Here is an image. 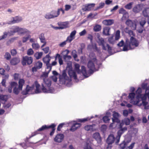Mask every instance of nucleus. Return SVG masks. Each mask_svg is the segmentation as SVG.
Returning <instances> with one entry per match:
<instances>
[{
  "label": "nucleus",
  "instance_id": "1",
  "mask_svg": "<svg viewBox=\"0 0 149 149\" xmlns=\"http://www.w3.org/2000/svg\"><path fill=\"white\" fill-rule=\"evenodd\" d=\"M56 125L55 124L52 123L49 125H44L42 126L40 128H39L37 130L35 131L34 132L32 133L31 134V136H30V138H31L36 135L39 134L40 132L42 131L45 130H46L49 128H52V130L50 133V135L52 136L54 134L55 130V127Z\"/></svg>",
  "mask_w": 149,
  "mask_h": 149
},
{
  "label": "nucleus",
  "instance_id": "2",
  "mask_svg": "<svg viewBox=\"0 0 149 149\" xmlns=\"http://www.w3.org/2000/svg\"><path fill=\"white\" fill-rule=\"evenodd\" d=\"M92 60H90L88 62L87 64V66L89 69L88 71V73L90 74H92L94 72L98 70L99 68L101 66L102 63H100L98 65V68H95V65Z\"/></svg>",
  "mask_w": 149,
  "mask_h": 149
},
{
  "label": "nucleus",
  "instance_id": "3",
  "mask_svg": "<svg viewBox=\"0 0 149 149\" xmlns=\"http://www.w3.org/2000/svg\"><path fill=\"white\" fill-rule=\"evenodd\" d=\"M28 31L27 29L26 28H20L18 26H15L12 28V30L10 32L12 33L17 32L22 35L24 34V33H26Z\"/></svg>",
  "mask_w": 149,
  "mask_h": 149
},
{
  "label": "nucleus",
  "instance_id": "4",
  "mask_svg": "<svg viewBox=\"0 0 149 149\" xmlns=\"http://www.w3.org/2000/svg\"><path fill=\"white\" fill-rule=\"evenodd\" d=\"M33 61V59L32 57L28 56H23L21 62L23 66L26 65V64L30 65L32 63Z\"/></svg>",
  "mask_w": 149,
  "mask_h": 149
},
{
  "label": "nucleus",
  "instance_id": "5",
  "mask_svg": "<svg viewBox=\"0 0 149 149\" xmlns=\"http://www.w3.org/2000/svg\"><path fill=\"white\" fill-rule=\"evenodd\" d=\"M70 123L72 125L70 129V130L72 132H74L81 126L80 123H78L74 121L71 122Z\"/></svg>",
  "mask_w": 149,
  "mask_h": 149
},
{
  "label": "nucleus",
  "instance_id": "6",
  "mask_svg": "<svg viewBox=\"0 0 149 149\" xmlns=\"http://www.w3.org/2000/svg\"><path fill=\"white\" fill-rule=\"evenodd\" d=\"M115 137L113 134H110L109 136L106 140V143L108 145H112L114 142Z\"/></svg>",
  "mask_w": 149,
  "mask_h": 149
},
{
  "label": "nucleus",
  "instance_id": "7",
  "mask_svg": "<svg viewBox=\"0 0 149 149\" xmlns=\"http://www.w3.org/2000/svg\"><path fill=\"white\" fill-rule=\"evenodd\" d=\"M12 18L13 20L9 21L8 23V24H12L15 23H18L22 20V17L18 16L15 17H13Z\"/></svg>",
  "mask_w": 149,
  "mask_h": 149
},
{
  "label": "nucleus",
  "instance_id": "8",
  "mask_svg": "<svg viewBox=\"0 0 149 149\" xmlns=\"http://www.w3.org/2000/svg\"><path fill=\"white\" fill-rule=\"evenodd\" d=\"M64 136L63 134L59 133L54 138V140L55 142L60 143L62 141Z\"/></svg>",
  "mask_w": 149,
  "mask_h": 149
},
{
  "label": "nucleus",
  "instance_id": "9",
  "mask_svg": "<svg viewBox=\"0 0 149 149\" xmlns=\"http://www.w3.org/2000/svg\"><path fill=\"white\" fill-rule=\"evenodd\" d=\"M95 5V3H90L86 4L85 6H83L82 8V10L84 11H90L91 8L94 7Z\"/></svg>",
  "mask_w": 149,
  "mask_h": 149
},
{
  "label": "nucleus",
  "instance_id": "10",
  "mask_svg": "<svg viewBox=\"0 0 149 149\" xmlns=\"http://www.w3.org/2000/svg\"><path fill=\"white\" fill-rule=\"evenodd\" d=\"M98 40L97 42L99 46H102V49L104 50H107V48L104 45L105 41L104 39L102 38H98Z\"/></svg>",
  "mask_w": 149,
  "mask_h": 149
},
{
  "label": "nucleus",
  "instance_id": "11",
  "mask_svg": "<svg viewBox=\"0 0 149 149\" xmlns=\"http://www.w3.org/2000/svg\"><path fill=\"white\" fill-rule=\"evenodd\" d=\"M130 42L131 45L133 46H134L136 47H137L139 45V42L133 36H131L130 37Z\"/></svg>",
  "mask_w": 149,
  "mask_h": 149
},
{
  "label": "nucleus",
  "instance_id": "12",
  "mask_svg": "<svg viewBox=\"0 0 149 149\" xmlns=\"http://www.w3.org/2000/svg\"><path fill=\"white\" fill-rule=\"evenodd\" d=\"M93 137L97 141L98 143H100L102 141L101 137L99 132H96L94 133L93 135Z\"/></svg>",
  "mask_w": 149,
  "mask_h": 149
},
{
  "label": "nucleus",
  "instance_id": "13",
  "mask_svg": "<svg viewBox=\"0 0 149 149\" xmlns=\"http://www.w3.org/2000/svg\"><path fill=\"white\" fill-rule=\"evenodd\" d=\"M20 59L18 58L15 57L12 58L10 61L11 65H15L20 62Z\"/></svg>",
  "mask_w": 149,
  "mask_h": 149
},
{
  "label": "nucleus",
  "instance_id": "14",
  "mask_svg": "<svg viewBox=\"0 0 149 149\" xmlns=\"http://www.w3.org/2000/svg\"><path fill=\"white\" fill-rule=\"evenodd\" d=\"M27 31H28L27 32L24 33V34H26L27 36L26 37L24 36L22 38V41L23 43L26 42L31 37L30 35L31 32L28 29Z\"/></svg>",
  "mask_w": 149,
  "mask_h": 149
},
{
  "label": "nucleus",
  "instance_id": "15",
  "mask_svg": "<svg viewBox=\"0 0 149 149\" xmlns=\"http://www.w3.org/2000/svg\"><path fill=\"white\" fill-rule=\"evenodd\" d=\"M68 74L70 78L73 77L75 80L77 79V76L76 72L72 70H69L68 71Z\"/></svg>",
  "mask_w": 149,
  "mask_h": 149
},
{
  "label": "nucleus",
  "instance_id": "16",
  "mask_svg": "<svg viewBox=\"0 0 149 149\" xmlns=\"http://www.w3.org/2000/svg\"><path fill=\"white\" fill-rule=\"evenodd\" d=\"M81 73L85 78H87L89 77L90 75H89L87 74L86 68L85 66L84 65L81 66Z\"/></svg>",
  "mask_w": 149,
  "mask_h": 149
},
{
  "label": "nucleus",
  "instance_id": "17",
  "mask_svg": "<svg viewBox=\"0 0 149 149\" xmlns=\"http://www.w3.org/2000/svg\"><path fill=\"white\" fill-rule=\"evenodd\" d=\"M141 10V7L139 4L136 5L133 8V11L135 13H139Z\"/></svg>",
  "mask_w": 149,
  "mask_h": 149
},
{
  "label": "nucleus",
  "instance_id": "18",
  "mask_svg": "<svg viewBox=\"0 0 149 149\" xmlns=\"http://www.w3.org/2000/svg\"><path fill=\"white\" fill-rule=\"evenodd\" d=\"M110 29V28L109 27H105L103 29V31L102 33L103 35L106 36H108L110 35V34L109 33V31Z\"/></svg>",
  "mask_w": 149,
  "mask_h": 149
},
{
  "label": "nucleus",
  "instance_id": "19",
  "mask_svg": "<svg viewBox=\"0 0 149 149\" xmlns=\"http://www.w3.org/2000/svg\"><path fill=\"white\" fill-rule=\"evenodd\" d=\"M102 23L106 25H111L113 23L114 20L111 19L108 20L106 19L103 21Z\"/></svg>",
  "mask_w": 149,
  "mask_h": 149
},
{
  "label": "nucleus",
  "instance_id": "20",
  "mask_svg": "<svg viewBox=\"0 0 149 149\" xmlns=\"http://www.w3.org/2000/svg\"><path fill=\"white\" fill-rule=\"evenodd\" d=\"M66 69H65L64 70L62 73V75H60L59 76V78L60 79H65L67 80L68 78V77L67 76V74H66Z\"/></svg>",
  "mask_w": 149,
  "mask_h": 149
},
{
  "label": "nucleus",
  "instance_id": "21",
  "mask_svg": "<svg viewBox=\"0 0 149 149\" xmlns=\"http://www.w3.org/2000/svg\"><path fill=\"white\" fill-rule=\"evenodd\" d=\"M58 24L60 26V27L61 28V29H63L68 27V24L66 22H58Z\"/></svg>",
  "mask_w": 149,
  "mask_h": 149
},
{
  "label": "nucleus",
  "instance_id": "22",
  "mask_svg": "<svg viewBox=\"0 0 149 149\" xmlns=\"http://www.w3.org/2000/svg\"><path fill=\"white\" fill-rule=\"evenodd\" d=\"M142 14L145 17H149V8H145L143 10Z\"/></svg>",
  "mask_w": 149,
  "mask_h": 149
},
{
  "label": "nucleus",
  "instance_id": "23",
  "mask_svg": "<svg viewBox=\"0 0 149 149\" xmlns=\"http://www.w3.org/2000/svg\"><path fill=\"white\" fill-rule=\"evenodd\" d=\"M43 82L48 88H49L51 85L52 81L49 79H44Z\"/></svg>",
  "mask_w": 149,
  "mask_h": 149
},
{
  "label": "nucleus",
  "instance_id": "24",
  "mask_svg": "<svg viewBox=\"0 0 149 149\" xmlns=\"http://www.w3.org/2000/svg\"><path fill=\"white\" fill-rule=\"evenodd\" d=\"M25 83V81L23 79H19L18 84H19V88L20 90H22L23 87V86Z\"/></svg>",
  "mask_w": 149,
  "mask_h": 149
},
{
  "label": "nucleus",
  "instance_id": "25",
  "mask_svg": "<svg viewBox=\"0 0 149 149\" xmlns=\"http://www.w3.org/2000/svg\"><path fill=\"white\" fill-rule=\"evenodd\" d=\"M58 58V62L60 65H62L63 64V61L62 59V56L58 54H56V56L55 57V59H56L57 58Z\"/></svg>",
  "mask_w": 149,
  "mask_h": 149
},
{
  "label": "nucleus",
  "instance_id": "26",
  "mask_svg": "<svg viewBox=\"0 0 149 149\" xmlns=\"http://www.w3.org/2000/svg\"><path fill=\"white\" fill-rule=\"evenodd\" d=\"M135 95V94L134 92L131 93L129 94L128 97L131 100L130 101V103H132V100L134 98Z\"/></svg>",
  "mask_w": 149,
  "mask_h": 149
},
{
  "label": "nucleus",
  "instance_id": "27",
  "mask_svg": "<svg viewBox=\"0 0 149 149\" xmlns=\"http://www.w3.org/2000/svg\"><path fill=\"white\" fill-rule=\"evenodd\" d=\"M94 118L93 116H91L90 118H89V117H88L86 118H84L82 119H78V121L81 122V123H84L85 122L87 121H88V120H90L91 119L93 118Z\"/></svg>",
  "mask_w": 149,
  "mask_h": 149
},
{
  "label": "nucleus",
  "instance_id": "28",
  "mask_svg": "<svg viewBox=\"0 0 149 149\" xmlns=\"http://www.w3.org/2000/svg\"><path fill=\"white\" fill-rule=\"evenodd\" d=\"M90 46H91L92 48L94 50V51L98 52L99 51V49L97 47L96 44H92L91 45H88V48Z\"/></svg>",
  "mask_w": 149,
  "mask_h": 149
},
{
  "label": "nucleus",
  "instance_id": "29",
  "mask_svg": "<svg viewBox=\"0 0 149 149\" xmlns=\"http://www.w3.org/2000/svg\"><path fill=\"white\" fill-rule=\"evenodd\" d=\"M42 63L40 61L36 62L35 63V66L38 68V70L41 68L42 67Z\"/></svg>",
  "mask_w": 149,
  "mask_h": 149
},
{
  "label": "nucleus",
  "instance_id": "30",
  "mask_svg": "<svg viewBox=\"0 0 149 149\" xmlns=\"http://www.w3.org/2000/svg\"><path fill=\"white\" fill-rule=\"evenodd\" d=\"M42 52H37L35 53L34 54V56L36 58V59H39L40 58L42 55Z\"/></svg>",
  "mask_w": 149,
  "mask_h": 149
},
{
  "label": "nucleus",
  "instance_id": "31",
  "mask_svg": "<svg viewBox=\"0 0 149 149\" xmlns=\"http://www.w3.org/2000/svg\"><path fill=\"white\" fill-rule=\"evenodd\" d=\"M101 29V26L99 24H96L93 28V30L95 32H98Z\"/></svg>",
  "mask_w": 149,
  "mask_h": 149
},
{
  "label": "nucleus",
  "instance_id": "32",
  "mask_svg": "<svg viewBox=\"0 0 149 149\" xmlns=\"http://www.w3.org/2000/svg\"><path fill=\"white\" fill-rule=\"evenodd\" d=\"M55 16H54L51 13V12L45 15V18L47 19H51L54 18L56 17H55Z\"/></svg>",
  "mask_w": 149,
  "mask_h": 149
},
{
  "label": "nucleus",
  "instance_id": "33",
  "mask_svg": "<svg viewBox=\"0 0 149 149\" xmlns=\"http://www.w3.org/2000/svg\"><path fill=\"white\" fill-rule=\"evenodd\" d=\"M120 31L119 30L116 31L115 35V40H118L120 38Z\"/></svg>",
  "mask_w": 149,
  "mask_h": 149
},
{
  "label": "nucleus",
  "instance_id": "34",
  "mask_svg": "<svg viewBox=\"0 0 149 149\" xmlns=\"http://www.w3.org/2000/svg\"><path fill=\"white\" fill-rule=\"evenodd\" d=\"M8 99V95L0 94V100L6 102Z\"/></svg>",
  "mask_w": 149,
  "mask_h": 149
},
{
  "label": "nucleus",
  "instance_id": "35",
  "mask_svg": "<svg viewBox=\"0 0 149 149\" xmlns=\"http://www.w3.org/2000/svg\"><path fill=\"white\" fill-rule=\"evenodd\" d=\"M137 24L134 21H132L131 24L130 26L133 30H135L136 29Z\"/></svg>",
  "mask_w": 149,
  "mask_h": 149
},
{
  "label": "nucleus",
  "instance_id": "36",
  "mask_svg": "<svg viewBox=\"0 0 149 149\" xmlns=\"http://www.w3.org/2000/svg\"><path fill=\"white\" fill-rule=\"evenodd\" d=\"M107 51L109 54H110V55L113 54L114 53H113L112 52L111 47L108 44H107Z\"/></svg>",
  "mask_w": 149,
  "mask_h": 149
},
{
  "label": "nucleus",
  "instance_id": "37",
  "mask_svg": "<svg viewBox=\"0 0 149 149\" xmlns=\"http://www.w3.org/2000/svg\"><path fill=\"white\" fill-rule=\"evenodd\" d=\"M93 125H88L85 126L84 129L85 130L89 131L93 130Z\"/></svg>",
  "mask_w": 149,
  "mask_h": 149
},
{
  "label": "nucleus",
  "instance_id": "38",
  "mask_svg": "<svg viewBox=\"0 0 149 149\" xmlns=\"http://www.w3.org/2000/svg\"><path fill=\"white\" fill-rule=\"evenodd\" d=\"M133 3V2H130L125 5V7L126 9L130 10L132 8Z\"/></svg>",
  "mask_w": 149,
  "mask_h": 149
},
{
  "label": "nucleus",
  "instance_id": "39",
  "mask_svg": "<svg viewBox=\"0 0 149 149\" xmlns=\"http://www.w3.org/2000/svg\"><path fill=\"white\" fill-rule=\"evenodd\" d=\"M105 5V3L104 2H101L99 4L98 6H97L95 10H96L99 9H101L103 8Z\"/></svg>",
  "mask_w": 149,
  "mask_h": 149
},
{
  "label": "nucleus",
  "instance_id": "40",
  "mask_svg": "<svg viewBox=\"0 0 149 149\" xmlns=\"http://www.w3.org/2000/svg\"><path fill=\"white\" fill-rule=\"evenodd\" d=\"M146 22V19L143 18L139 22V24L141 26L144 27V26Z\"/></svg>",
  "mask_w": 149,
  "mask_h": 149
},
{
  "label": "nucleus",
  "instance_id": "41",
  "mask_svg": "<svg viewBox=\"0 0 149 149\" xmlns=\"http://www.w3.org/2000/svg\"><path fill=\"white\" fill-rule=\"evenodd\" d=\"M19 91L20 90L19 88V87L18 88H17L15 86L13 89V92L15 94L17 95L19 92Z\"/></svg>",
  "mask_w": 149,
  "mask_h": 149
},
{
  "label": "nucleus",
  "instance_id": "42",
  "mask_svg": "<svg viewBox=\"0 0 149 149\" xmlns=\"http://www.w3.org/2000/svg\"><path fill=\"white\" fill-rule=\"evenodd\" d=\"M4 58L7 60H9L11 58V56L9 53L8 52H6L4 55Z\"/></svg>",
  "mask_w": 149,
  "mask_h": 149
},
{
  "label": "nucleus",
  "instance_id": "43",
  "mask_svg": "<svg viewBox=\"0 0 149 149\" xmlns=\"http://www.w3.org/2000/svg\"><path fill=\"white\" fill-rule=\"evenodd\" d=\"M63 58L64 61L65 62L69 61L72 58L71 56L70 55H67V56H66L65 58L64 57V56H63Z\"/></svg>",
  "mask_w": 149,
  "mask_h": 149
},
{
  "label": "nucleus",
  "instance_id": "44",
  "mask_svg": "<svg viewBox=\"0 0 149 149\" xmlns=\"http://www.w3.org/2000/svg\"><path fill=\"white\" fill-rule=\"evenodd\" d=\"M9 32H4L3 33V34L2 36H0V40H2L3 39L6 38L7 36L8 35V34Z\"/></svg>",
  "mask_w": 149,
  "mask_h": 149
},
{
  "label": "nucleus",
  "instance_id": "45",
  "mask_svg": "<svg viewBox=\"0 0 149 149\" xmlns=\"http://www.w3.org/2000/svg\"><path fill=\"white\" fill-rule=\"evenodd\" d=\"M108 41L109 43L112 44H113L115 41L113 39V36H112L109 37L108 39Z\"/></svg>",
  "mask_w": 149,
  "mask_h": 149
},
{
  "label": "nucleus",
  "instance_id": "46",
  "mask_svg": "<svg viewBox=\"0 0 149 149\" xmlns=\"http://www.w3.org/2000/svg\"><path fill=\"white\" fill-rule=\"evenodd\" d=\"M89 56L90 57H93V58H92L91 60L93 61H96L97 59L95 57V55L94 53H90L89 54Z\"/></svg>",
  "mask_w": 149,
  "mask_h": 149
},
{
  "label": "nucleus",
  "instance_id": "47",
  "mask_svg": "<svg viewBox=\"0 0 149 149\" xmlns=\"http://www.w3.org/2000/svg\"><path fill=\"white\" fill-rule=\"evenodd\" d=\"M123 121L126 125H128L130 124V120L129 118H125Z\"/></svg>",
  "mask_w": 149,
  "mask_h": 149
},
{
  "label": "nucleus",
  "instance_id": "48",
  "mask_svg": "<svg viewBox=\"0 0 149 149\" xmlns=\"http://www.w3.org/2000/svg\"><path fill=\"white\" fill-rule=\"evenodd\" d=\"M32 46L33 48L36 50L38 49L40 47V46L37 43H32Z\"/></svg>",
  "mask_w": 149,
  "mask_h": 149
},
{
  "label": "nucleus",
  "instance_id": "49",
  "mask_svg": "<svg viewBox=\"0 0 149 149\" xmlns=\"http://www.w3.org/2000/svg\"><path fill=\"white\" fill-rule=\"evenodd\" d=\"M10 86L13 88L14 87H16L17 85V83L15 81H11L10 82Z\"/></svg>",
  "mask_w": 149,
  "mask_h": 149
},
{
  "label": "nucleus",
  "instance_id": "50",
  "mask_svg": "<svg viewBox=\"0 0 149 149\" xmlns=\"http://www.w3.org/2000/svg\"><path fill=\"white\" fill-rule=\"evenodd\" d=\"M49 72V71L47 72H43L42 74L41 75V77H45V78L47 77Z\"/></svg>",
  "mask_w": 149,
  "mask_h": 149
},
{
  "label": "nucleus",
  "instance_id": "51",
  "mask_svg": "<svg viewBox=\"0 0 149 149\" xmlns=\"http://www.w3.org/2000/svg\"><path fill=\"white\" fill-rule=\"evenodd\" d=\"M112 120L113 123H120V120L118 117L113 118Z\"/></svg>",
  "mask_w": 149,
  "mask_h": 149
},
{
  "label": "nucleus",
  "instance_id": "52",
  "mask_svg": "<svg viewBox=\"0 0 149 149\" xmlns=\"http://www.w3.org/2000/svg\"><path fill=\"white\" fill-rule=\"evenodd\" d=\"M34 53V52L33 49L30 48L28 49L27 51V54L29 56H30L33 54Z\"/></svg>",
  "mask_w": 149,
  "mask_h": 149
},
{
  "label": "nucleus",
  "instance_id": "53",
  "mask_svg": "<svg viewBox=\"0 0 149 149\" xmlns=\"http://www.w3.org/2000/svg\"><path fill=\"white\" fill-rule=\"evenodd\" d=\"M68 68H69V70H70L72 69V64L71 62H69L67 63V65L66 69L67 70Z\"/></svg>",
  "mask_w": 149,
  "mask_h": 149
},
{
  "label": "nucleus",
  "instance_id": "54",
  "mask_svg": "<svg viewBox=\"0 0 149 149\" xmlns=\"http://www.w3.org/2000/svg\"><path fill=\"white\" fill-rule=\"evenodd\" d=\"M65 123H60L58 126L57 128V130L60 131L61 130V128H62L63 126L65 125Z\"/></svg>",
  "mask_w": 149,
  "mask_h": 149
},
{
  "label": "nucleus",
  "instance_id": "55",
  "mask_svg": "<svg viewBox=\"0 0 149 149\" xmlns=\"http://www.w3.org/2000/svg\"><path fill=\"white\" fill-rule=\"evenodd\" d=\"M109 116H105L103 117L102 120L104 123H107V121L110 120L109 118Z\"/></svg>",
  "mask_w": 149,
  "mask_h": 149
},
{
  "label": "nucleus",
  "instance_id": "56",
  "mask_svg": "<svg viewBox=\"0 0 149 149\" xmlns=\"http://www.w3.org/2000/svg\"><path fill=\"white\" fill-rule=\"evenodd\" d=\"M10 53L13 56H14L17 54V52L15 49H13L11 50Z\"/></svg>",
  "mask_w": 149,
  "mask_h": 149
},
{
  "label": "nucleus",
  "instance_id": "57",
  "mask_svg": "<svg viewBox=\"0 0 149 149\" xmlns=\"http://www.w3.org/2000/svg\"><path fill=\"white\" fill-rule=\"evenodd\" d=\"M124 44V42L123 40H122L117 44L118 46L119 47H123Z\"/></svg>",
  "mask_w": 149,
  "mask_h": 149
},
{
  "label": "nucleus",
  "instance_id": "58",
  "mask_svg": "<svg viewBox=\"0 0 149 149\" xmlns=\"http://www.w3.org/2000/svg\"><path fill=\"white\" fill-rule=\"evenodd\" d=\"M123 143H121L120 145V146L121 148V149H124L125 147L127 145V143L124 141H123Z\"/></svg>",
  "mask_w": 149,
  "mask_h": 149
},
{
  "label": "nucleus",
  "instance_id": "59",
  "mask_svg": "<svg viewBox=\"0 0 149 149\" xmlns=\"http://www.w3.org/2000/svg\"><path fill=\"white\" fill-rule=\"evenodd\" d=\"M131 43L129 41L128 39H127L126 40L125 43H124V45L129 46L131 47Z\"/></svg>",
  "mask_w": 149,
  "mask_h": 149
},
{
  "label": "nucleus",
  "instance_id": "60",
  "mask_svg": "<svg viewBox=\"0 0 149 149\" xmlns=\"http://www.w3.org/2000/svg\"><path fill=\"white\" fill-rule=\"evenodd\" d=\"M140 101L141 100H132V103L134 105H137L139 103Z\"/></svg>",
  "mask_w": 149,
  "mask_h": 149
},
{
  "label": "nucleus",
  "instance_id": "61",
  "mask_svg": "<svg viewBox=\"0 0 149 149\" xmlns=\"http://www.w3.org/2000/svg\"><path fill=\"white\" fill-rule=\"evenodd\" d=\"M120 137L117 136H116V137L115 138V139H116L115 144L116 145H118V143L120 141Z\"/></svg>",
  "mask_w": 149,
  "mask_h": 149
},
{
  "label": "nucleus",
  "instance_id": "62",
  "mask_svg": "<svg viewBox=\"0 0 149 149\" xmlns=\"http://www.w3.org/2000/svg\"><path fill=\"white\" fill-rule=\"evenodd\" d=\"M144 30V27L141 26V27L138 29L137 31L139 33H141L143 32V31Z\"/></svg>",
  "mask_w": 149,
  "mask_h": 149
},
{
  "label": "nucleus",
  "instance_id": "63",
  "mask_svg": "<svg viewBox=\"0 0 149 149\" xmlns=\"http://www.w3.org/2000/svg\"><path fill=\"white\" fill-rule=\"evenodd\" d=\"M113 118L118 117V118L120 116V114L118 112L114 111L113 114Z\"/></svg>",
  "mask_w": 149,
  "mask_h": 149
},
{
  "label": "nucleus",
  "instance_id": "64",
  "mask_svg": "<svg viewBox=\"0 0 149 149\" xmlns=\"http://www.w3.org/2000/svg\"><path fill=\"white\" fill-rule=\"evenodd\" d=\"M148 84L147 83H143L141 85V88L143 89H145L146 90V89L147 87Z\"/></svg>",
  "mask_w": 149,
  "mask_h": 149
}]
</instances>
